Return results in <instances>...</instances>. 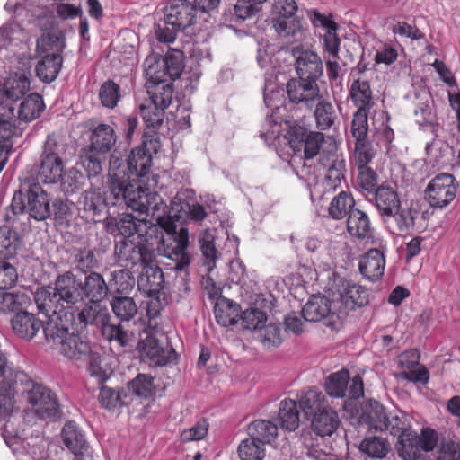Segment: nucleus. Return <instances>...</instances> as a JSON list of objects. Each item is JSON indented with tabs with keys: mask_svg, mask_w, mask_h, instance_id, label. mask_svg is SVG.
Returning a JSON list of instances; mask_svg holds the SVG:
<instances>
[{
	"mask_svg": "<svg viewBox=\"0 0 460 460\" xmlns=\"http://www.w3.org/2000/svg\"><path fill=\"white\" fill-rule=\"evenodd\" d=\"M369 111L357 110L351 121V134L356 141L367 139Z\"/></svg>",
	"mask_w": 460,
	"mask_h": 460,
	"instance_id": "680f3d73",
	"label": "nucleus"
},
{
	"mask_svg": "<svg viewBox=\"0 0 460 460\" xmlns=\"http://www.w3.org/2000/svg\"><path fill=\"white\" fill-rule=\"evenodd\" d=\"M214 314L219 325L224 327L234 325L235 317L238 315L237 305L229 299L219 296L214 307Z\"/></svg>",
	"mask_w": 460,
	"mask_h": 460,
	"instance_id": "a18cd8bd",
	"label": "nucleus"
},
{
	"mask_svg": "<svg viewBox=\"0 0 460 460\" xmlns=\"http://www.w3.org/2000/svg\"><path fill=\"white\" fill-rule=\"evenodd\" d=\"M115 254L119 262L125 267L134 266L138 262L141 264L151 262L154 257L153 252L146 245L137 244L130 239L117 242Z\"/></svg>",
	"mask_w": 460,
	"mask_h": 460,
	"instance_id": "a211bd4d",
	"label": "nucleus"
},
{
	"mask_svg": "<svg viewBox=\"0 0 460 460\" xmlns=\"http://www.w3.org/2000/svg\"><path fill=\"white\" fill-rule=\"evenodd\" d=\"M457 188L458 183L452 174L439 173L428 184L426 199L431 207L444 208L455 199Z\"/></svg>",
	"mask_w": 460,
	"mask_h": 460,
	"instance_id": "9d476101",
	"label": "nucleus"
},
{
	"mask_svg": "<svg viewBox=\"0 0 460 460\" xmlns=\"http://www.w3.org/2000/svg\"><path fill=\"white\" fill-rule=\"evenodd\" d=\"M14 390L10 381L0 382V418L9 417L13 409Z\"/></svg>",
	"mask_w": 460,
	"mask_h": 460,
	"instance_id": "052dcab7",
	"label": "nucleus"
},
{
	"mask_svg": "<svg viewBox=\"0 0 460 460\" xmlns=\"http://www.w3.org/2000/svg\"><path fill=\"white\" fill-rule=\"evenodd\" d=\"M340 424L338 413L331 407L319 408L314 413L311 427L316 435L321 437L333 434Z\"/></svg>",
	"mask_w": 460,
	"mask_h": 460,
	"instance_id": "c85d7f7f",
	"label": "nucleus"
},
{
	"mask_svg": "<svg viewBox=\"0 0 460 460\" xmlns=\"http://www.w3.org/2000/svg\"><path fill=\"white\" fill-rule=\"evenodd\" d=\"M347 230L351 237L365 240L373 236V228L367 212L356 208L346 220Z\"/></svg>",
	"mask_w": 460,
	"mask_h": 460,
	"instance_id": "2f4dec72",
	"label": "nucleus"
},
{
	"mask_svg": "<svg viewBox=\"0 0 460 460\" xmlns=\"http://www.w3.org/2000/svg\"><path fill=\"white\" fill-rule=\"evenodd\" d=\"M34 300L39 313L48 318L46 324L52 320H57L56 323L58 325H60L58 322L64 323L65 319L75 320V311L66 310L62 301L59 300L56 286L40 288L36 291Z\"/></svg>",
	"mask_w": 460,
	"mask_h": 460,
	"instance_id": "0eeeda50",
	"label": "nucleus"
},
{
	"mask_svg": "<svg viewBox=\"0 0 460 460\" xmlns=\"http://www.w3.org/2000/svg\"><path fill=\"white\" fill-rule=\"evenodd\" d=\"M125 175L127 173L122 169L109 172V190L116 201L121 199L129 208V199L135 196L134 199L139 201L145 187L141 185L140 180H126Z\"/></svg>",
	"mask_w": 460,
	"mask_h": 460,
	"instance_id": "ddd939ff",
	"label": "nucleus"
},
{
	"mask_svg": "<svg viewBox=\"0 0 460 460\" xmlns=\"http://www.w3.org/2000/svg\"><path fill=\"white\" fill-rule=\"evenodd\" d=\"M359 449L362 453L373 457L382 459L386 456L390 444L387 439L380 437L366 438L360 444Z\"/></svg>",
	"mask_w": 460,
	"mask_h": 460,
	"instance_id": "8fccbe9b",
	"label": "nucleus"
},
{
	"mask_svg": "<svg viewBox=\"0 0 460 460\" xmlns=\"http://www.w3.org/2000/svg\"><path fill=\"white\" fill-rule=\"evenodd\" d=\"M349 98L357 110L370 111L375 105L373 91L367 80H353L349 88Z\"/></svg>",
	"mask_w": 460,
	"mask_h": 460,
	"instance_id": "7c9ffc66",
	"label": "nucleus"
},
{
	"mask_svg": "<svg viewBox=\"0 0 460 460\" xmlns=\"http://www.w3.org/2000/svg\"><path fill=\"white\" fill-rule=\"evenodd\" d=\"M358 171L357 182L367 199V195L370 196L372 192L379 188V177L377 172L370 166L358 168Z\"/></svg>",
	"mask_w": 460,
	"mask_h": 460,
	"instance_id": "6e6d98bb",
	"label": "nucleus"
},
{
	"mask_svg": "<svg viewBox=\"0 0 460 460\" xmlns=\"http://www.w3.org/2000/svg\"><path fill=\"white\" fill-rule=\"evenodd\" d=\"M341 301L345 308L356 310L369 303L368 289L352 281H345L342 285Z\"/></svg>",
	"mask_w": 460,
	"mask_h": 460,
	"instance_id": "bb28decb",
	"label": "nucleus"
},
{
	"mask_svg": "<svg viewBox=\"0 0 460 460\" xmlns=\"http://www.w3.org/2000/svg\"><path fill=\"white\" fill-rule=\"evenodd\" d=\"M331 312V302L325 296H313L304 305L302 314L305 321L318 322Z\"/></svg>",
	"mask_w": 460,
	"mask_h": 460,
	"instance_id": "58836bf2",
	"label": "nucleus"
},
{
	"mask_svg": "<svg viewBox=\"0 0 460 460\" xmlns=\"http://www.w3.org/2000/svg\"><path fill=\"white\" fill-rule=\"evenodd\" d=\"M319 163L325 168L324 185L328 190H335L341 187V181H345L346 160L336 147L331 150H323L320 154Z\"/></svg>",
	"mask_w": 460,
	"mask_h": 460,
	"instance_id": "dca6fc26",
	"label": "nucleus"
},
{
	"mask_svg": "<svg viewBox=\"0 0 460 460\" xmlns=\"http://www.w3.org/2000/svg\"><path fill=\"white\" fill-rule=\"evenodd\" d=\"M385 263V254L378 249L373 248L360 257L359 271L365 279L376 281L383 277Z\"/></svg>",
	"mask_w": 460,
	"mask_h": 460,
	"instance_id": "393cba45",
	"label": "nucleus"
},
{
	"mask_svg": "<svg viewBox=\"0 0 460 460\" xmlns=\"http://www.w3.org/2000/svg\"><path fill=\"white\" fill-rule=\"evenodd\" d=\"M288 100L296 105L312 109L315 101L320 98V89L317 83L304 81L299 77L292 78L287 84Z\"/></svg>",
	"mask_w": 460,
	"mask_h": 460,
	"instance_id": "6ab92c4d",
	"label": "nucleus"
},
{
	"mask_svg": "<svg viewBox=\"0 0 460 460\" xmlns=\"http://www.w3.org/2000/svg\"><path fill=\"white\" fill-rule=\"evenodd\" d=\"M387 417L384 406L376 401L370 400L363 406L359 421L368 425L370 429L384 431L387 429Z\"/></svg>",
	"mask_w": 460,
	"mask_h": 460,
	"instance_id": "473e14b6",
	"label": "nucleus"
},
{
	"mask_svg": "<svg viewBox=\"0 0 460 460\" xmlns=\"http://www.w3.org/2000/svg\"><path fill=\"white\" fill-rule=\"evenodd\" d=\"M4 99L16 101L24 96L30 89L29 78L22 74L10 75L3 84Z\"/></svg>",
	"mask_w": 460,
	"mask_h": 460,
	"instance_id": "79ce46f5",
	"label": "nucleus"
},
{
	"mask_svg": "<svg viewBox=\"0 0 460 460\" xmlns=\"http://www.w3.org/2000/svg\"><path fill=\"white\" fill-rule=\"evenodd\" d=\"M170 237L173 240L174 245L167 251V258L170 261L165 265L175 271H187L190 264V255L187 252L189 245V231L181 227L179 232L172 234Z\"/></svg>",
	"mask_w": 460,
	"mask_h": 460,
	"instance_id": "aec40b11",
	"label": "nucleus"
},
{
	"mask_svg": "<svg viewBox=\"0 0 460 460\" xmlns=\"http://www.w3.org/2000/svg\"><path fill=\"white\" fill-rule=\"evenodd\" d=\"M112 313L120 320V322H129L135 318L138 312V307L134 298L116 295L110 302Z\"/></svg>",
	"mask_w": 460,
	"mask_h": 460,
	"instance_id": "a19ab883",
	"label": "nucleus"
},
{
	"mask_svg": "<svg viewBox=\"0 0 460 460\" xmlns=\"http://www.w3.org/2000/svg\"><path fill=\"white\" fill-rule=\"evenodd\" d=\"M46 324L37 319L31 313L21 311L15 314L12 319L13 332L21 338L31 340L40 329L44 330Z\"/></svg>",
	"mask_w": 460,
	"mask_h": 460,
	"instance_id": "cd10ccee",
	"label": "nucleus"
},
{
	"mask_svg": "<svg viewBox=\"0 0 460 460\" xmlns=\"http://www.w3.org/2000/svg\"><path fill=\"white\" fill-rule=\"evenodd\" d=\"M163 56L154 54L148 56L144 61V70L146 82L165 81L164 65Z\"/></svg>",
	"mask_w": 460,
	"mask_h": 460,
	"instance_id": "864d4df0",
	"label": "nucleus"
},
{
	"mask_svg": "<svg viewBox=\"0 0 460 460\" xmlns=\"http://www.w3.org/2000/svg\"><path fill=\"white\" fill-rule=\"evenodd\" d=\"M85 217L94 223L105 220L107 203L104 197L97 190H86L80 201Z\"/></svg>",
	"mask_w": 460,
	"mask_h": 460,
	"instance_id": "c756f323",
	"label": "nucleus"
},
{
	"mask_svg": "<svg viewBox=\"0 0 460 460\" xmlns=\"http://www.w3.org/2000/svg\"><path fill=\"white\" fill-rule=\"evenodd\" d=\"M308 18L314 28L324 30L323 35V51L328 53L330 58H338L341 39L337 34L338 23L333 20L332 14L325 15L316 9L308 11Z\"/></svg>",
	"mask_w": 460,
	"mask_h": 460,
	"instance_id": "f8f14e48",
	"label": "nucleus"
},
{
	"mask_svg": "<svg viewBox=\"0 0 460 460\" xmlns=\"http://www.w3.org/2000/svg\"><path fill=\"white\" fill-rule=\"evenodd\" d=\"M355 204L351 192L341 190L330 202L329 216L334 220L347 218L351 211L356 209Z\"/></svg>",
	"mask_w": 460,
	"mask_h": 460,
	"instance_id": "4c0bfd02",
	"label": "nucleus"
},
{
	"mask_svg": "<svg viewBox=\"0 0 460 460\" xmlns=\"http://www.w3.org/2000/svg\"><path fill=\"white\" fill-rule=\"evenodd\" d=\"M197 15V6L188 0H171L164 9L165 23L182 31L196 22Z\"/></svg>",
	"mask_w": 460,
	"mask_h": 460,
	"instance_id": "4468645a",
	"label": "nucleus"
},
{
	"mask_svg": "<svg viewBox=\"0 0 460 460\" xmlns=\"http://www.w3.org/2000/svg\"><path fill=\"white\" fill-rule=\"evenodd\" d=\"M116 142L117 136L113 128L108 124L101 123L92 130L88 147L107 155Z\"/></svg>",
	"mask_w": 460,
	"mask_h": 460,
	"instance_id": "72a5a7b5",
	"label": "nucleus"
},
{
	"mask_svg": "<svg viewBox=\"0 0 460 460\" xmlns=\"http://www.w3.org/2000/svg\"><path fill=\"white\" fill-rule=\"evenodd\" d=\"M325 396L316 388H309L303 393L299 399V406L306 414L311 415L314 411H318L319 408L327 407L323 405Z\"/></svg>",
	"mask_w": 460,
	"mask_h": 460,
	"instance_id": "603ef678",
	"label": "nucleus"
},
{
	"mask_svg": "<svg viewBox=\"0 0 460 460\" xmlns=\"http://www.w3.org/2000/svg\"><path fill=\"white\" fill-rule=\"evenodd\" d=\"M62 438L64 444L75 454V460H81L79 456L84 454L87 445L84 435L74 421L65 424L62 429Z\"/></svg>",
	"mask_w": 460,
	"mask_h": 460,
	"instance_id": "e433bc0d",
	"label": "nucleus"
},
{
	"mask_svg": "<svg viewBox=\"0 0 460 460\" xmlns=\"http://www.w3.org/2000/svg\"><path fill=\"white\" fill-rule=\"evenodd\" d=\"M117 163L118 161L111 163L109 172L122 169L127 173L125 175L126 180H140L150 172L152 155L146 146H140L131 150L126 164L119 162L117 164Z\"/></svg>",
	"mask_w": 460,
	"mask_h": 460,
	"instance_id": "9b49d317",
	"label": "nucleus"
},
{
	"mask_svg": "<svg viewBox=\"0 0 460 460\" xmlns=\"http://www.w3.org/2000/svg\"><path fill=\"white\" fill-rule=\"evenodd\" d=\"M298 10L295 0H274L271 13L276 32L281 36H296L302 31V22L296 13Z\"/></svg>",
	"mask_w": 460,
	"mask_h": 460,
	"instance_id": "6e6552de",
	"label": "nucleus"
},
{
	"mask_svg": "<svg viewBox=\"0 0 460 460\" xmlns=\"http://www.w3.org/2000/svg\"><path fill=\"white\" fill-rule=\"evenodd\" d=\"M438 440V434L431 428L422 429L420 436L411 429L398 438L396 444L398 456L403 460L417 459L423 456L422 452L432 451L436 447Z\"/></svg>",
	"mask_w": 460,
	"mask_h": 460,
	"instance_id": "423d86ee",
	"label": "nucleus"
},
{
	"mask_svg": "<svg viewBox=\"0 0 460 460\" xmlns=\"http://www.w3.org/2000/svg\"><path fill=\"white\" fill-rule=\"evenodd\" d=\"M74 323L76 331L85 328L88 324L95 325L101 330L111 320L108 309L102 306L98 302H90L78 311Z\"/></svg>",
	"mask_w": 460,
	"mask_h": 460,
	"instance_id": "5701e85b",
	"label": "nucleus"
},
{
	"mask_svg": "<svg viewBox=\"0 0 460 460\" xmlns=\"http://www.w3.org/2000/svg\"><path fill=\"white\" fill-rule=\"evenodd\" d=\"M120 98V86L113 80H107L101 85L99 99L103 107L114 109Z\"/></svg>",
	"mask_w": 460,
	"mask_h": 460,
	"instance_id": "5fc2aeb1",
	"label": "nucleus"
},
{
	"mask_svg": "<svg viewBox=\"0 0 460 460\" xmlns=\"http://www.w3.org/2000/svg\"><path fill=\"white\" fill-rule=\"evenodd\" d=\"M142 351L152 363L158 366H165L172 362L177 357L174 349L171 345L162 346L159 341L152 336H148L143 341Z\"/></svg>",
	"mask_w": 460,
	"mask_h": 460,
	"instance_id": "a878e982",
	"label": "nucleus"
},
{
	"mask_svg": "<svg viewBox=\"0 0 460 460\" xmlns=\"http://www.w3.org/2000/svg\"><path fill=\"white\" fill-rule=\"evenodd\" d=\"M59 146L54 139L45 142L40 156L37 180L46 184L57 183L64 172V161L58 152Z\"/></svg>",
	"mask_w": 460,
	"mask_h": 460,
	"instance_id": "1a4fd4ad",
	"label": "nucleus"
},
{
	"mask_svg": "<svg viewBox=\"0 0 460 460\" xmlns=\"http://www.w3.org/2000/svg\"><path fill=\"white\" fill-rule=\"evenodd\" d=\"M20 241L16 232L9 226L0 227V260H9L17 253Z\"/></svg>",
	"mask_w": 460,
	"mask_h": 460,
	"instance_id": "de8ad7c7",
	"label": "nucleus"
},
{
	"mask_svg": "<svg viewBox=\"0 0 460 460\" xmlns=\"http://www.w3.org/2000/svg\"><path fill=\"white\" fill-rule=\"evenodd\" d=\"M84 291V299H89V302L102 301L109 291L108 286L103 277L97 272H91L82 281Z\"/></svg>",
	"mask_w": 460,
	"mask_h": 460,
	"instance_id": "c9c22d12",
	"label": "nucleus"
},
{
	"mask_svg": "<svg viewBox=\"0 0 460 460\" xmlns=\"http://www.w3.org/2000/svg\"><path fill=\"white\" fill-rule=\"evenodd\" d=\"M145 87L150 98L148 104L140 105V112L146 128L144 137L150 140L157 137V129L162 125L164 111L170 106L173 96V85L166 81L146 82Z\"/></svg>",
	"mask_w": 460,
	"mask_h": 460,
	"instance_id": "f03ea898",
	"label": "nucleus"
},
{
	"mask_svg": "<svg viewBox=\"0 0 460 460\" xmlns=\"http://www.w3.org/2000/svg\"><path fill=\"white\" fill-rule=\"evenodd\" d=\"M106 231L114 235H121L123 239H129L135 234L138 237L143 236L146 232V222L136 218L131 214H122L118 217H105Z\"/></svg>",
	"mask_w": 460,
	"mask_h": 460,
	"instance_id": "f3484780",
	"label": "nucleus"
},
{
	"mask_svg": "<svg viewBox=\"0 0 460 460\" xmlns=\"http://www.w3.org/2000/svg\"><path fill=\"white\" fill-rule=\"evenodd\" d=\"M102 334L106 340L116 341L120 347L126 346L128 342V332L120 323H111V320L102 328Z\"/></svg>",
	"mask_w": 460,
	"mask_h": 460,
	"instance_id": "338daca9",
	"label": "nucleus"
},
{
	"mask_svg": "<svg viewBox=\"0 0 460 460\" xmlns=\"http://www.w3.org/2000/svg\"><path fill=\"white\" fill-rule=\"evenodd\" d=\"M50 199L46 190L39 182L28 181L22 185V190L15 192L11 208L14 214L27 212L30 217L40 221L50 216Z\"/></svg>",
	"mask_w": 460,
	"mask_h": 460,
	"instance_id": "39448f33",
	"label": "nucleus"
},
{
	"mask_svg": "<svg viewBox=\"0 0 460 460\" xmlns=\"http://www.w3.org/2000/svg\"><path fill=\"white\" fill-rule=\"evenodd\" d=\"M366 199L376 208L384 223L387 224L394 219L401 232L408 231L413 226L411 211L402 208L396 188L387 182L380 184L370 196L367 195Z\"/></svg>",
	"mask_w": 460,
	"mask_h": 460,
	"instance_id": "f257e3e1",
	"label": "nucleus"
},
{
	"mask_svg": "<svg viewBox=\"0 0 460 460\" xmlns=\"http://www.w3.org/2000/svg\"><path fill=\"white\" fill-rule=\"evenodd\" d=\"M316 126L321 130L329 129L334 123L336 112L333 105L327 100L318 99L314 110Z\"/></svg>",
	"mask_w": 460,
	"mask_h": 460,
	"instance_id": "09e8293b",
	"label": "nucleus"
},
{
	"mask_svg": "<svg viewBox=\"0 0 460 460\" xmlns=\"http://www.w3.org/2000/svg\"><path fill=\"white\" fill-rule=\"evenodd\" d=\"M55 285L59 295V300L62 301L66 310L74 311V307L78 310L77 305L84 302L82 279L72 272L66 271L58 275Z\"/></svg>",
	"mask_w": 460,
	"mask_h": 460,
	"instance_id": "2eb2a0df",
	"label": "nucleus"
},
{
	"mask_svg": "<svg viewBox=\"0 0 460 460\" xmlns=\"http://www.w3.org/2000/svg\"><path fill=\"white\" fill-rule=\"evenodd\" d=\"M324 140V136L321 132L306 133L303 128H294L290 131L289 144L294 151H300L304 148L305 158L311 159L316 155H320V147Z\"/></svg>",
	"mask_w": 460,
	"mask_h": 460,
	"instance_id": "412c9836",
	"label": "nucleus"
},
{
	"mask_svg": "<svg viewBox=\"0 0 460 460\" xmlns=\"http://www.w3.org/2000/svg\"><path fill=\"white\" fill-rule=\"evenodd\" d=\"M375 156V151L368 139L355 141L353 159L357 168L367 167Z\"/></svg>",
	"mask_w": 460,
	"mask_h": 460,
	"instance_id": "bf43d9fd",
	"label": "nucleus"
},
{
	"mask_svg": "<svg viewBox=\"0 0 460 460\" xmlns=\"http://www.w3.org/2000/svg\"><path fill=\"white\" fill-rule=\"evenodd\" d=\"M11 375L13 383L22 386L23 392L27 394L28 402L40 419L51 420L60 416V404L55 393L42 384L35 382L23 371L16 370Z\"/></svg>",
	"mask_w": 460,
	"mask_h": 460,
	"instance_id": "7ed1b4c3",
	"label": "nucleus"
},
{
	"mask_svg": "<svg viewBox=\"0 0 460 460\" xmlns=\"http://www.w3.org/2000/svg\"><path fill=\"white\" fill-rule=\"evenodd\" d=\"M296 70L300 79L317 83L323 74L322 59L313 51H303L296 60Z\"/></svg>",
	"mask_w": 460,
	"mask_h": 460,
	"instance_id": "b1692460",
	"label": "nucleus"
},
{
	"mask_svg": "<svg viewBox=\"0 0 460 460\" xmlns=\"http://www.w3.org/2000/svg\"><path fill=\"white\" fill-rule=\"evenodd\" d=\"M349 380V371L346 369L332 373L325 382L326 393L336 398H343L348 390Z\"/></svg>",
	"mask_w": 460,
	"mask_h": 460,
	"instance_id": "49530a36",
	"label": "nucleus"
},
{
	"mask_svg": "<svg viewBox=\"0 0 460 460\" xmlns=\"http://www.w3.org/2000/svg\"><path fill=\"white\" fill-rule=\"evenodd\" d=\"M279 420L282 429L293 431L299 426V411L295 400L286 398L279 403Z\"/></svg>",
	"mask_w": 460,
	"mask_h": 460,
	"instance_id": "37998d69",
	"label": "nucleus"
},
{
	"mask_svg": "<svg viewBox=\"0 0 460 460\" xmlns=\"http://www.w3.org/2000/svg\"><path fill=\"white\" fill-rule=\"evenodd\" d=\"M57 320H52L44 327V334L49 341L59 349L60 353L71 359H81L91 351L89 341L74 332L75 320H64L58 325Z\"/></svg>",
	"mask_w": 460,
	"mask_h": 460,
	"instance_id": "20e7f679",
	"label": "nucleus"
},
{
	"mask_svg": "<svg viewBox=\"0 0 460 460\" xmlns=\"http://www.w3.org/2000/svg\"><path fill=\"white\" fill-rule=\"evenodd\" d=\"M45 110V103L40 94L33 93L29 94L20 104L18 118L24 122L38 119Z\"/></svg>",
	"mask_w": 460,
	"mask_h": 460,
	"instance_id": "ea45409f",
	"label": "nucleus"
},
{
	"mask_svg": "<svg viewBox=\"0 0 460 460\" xmlns=\"http://www.w3.org/2000/svg\"><path fill=\"white\" fill-rule=\"evenodd\" d=\"M106 161V154L88 147L81 155L83 167L88 173V177L99 175L102 171V164Z\"/></svg>",
	"mask_w": 460,
	"mask_h": 460,
	"instance_id": "3c124183",
	"label": "nucleus"
},
{
	"mask_svg": "<svg viewBox=\"0 0 460 460\" xmlns=\"http://www.w3.org/2000/svg\"><path fill=\"white\" fill-rule=\"evenodd\" d=\"M27 297L23 294H14L0 291V313H9L19 310Z\"/></svg>",
	"mask_w": 460,
	"mask_h": 460,
	"instance_id": "774afa93",
	"label": "nucleus"
},
{
	"mask_svg": "<svg viewBox=\"0 0 460 460\" xmlns=\"http://www.w3.org/2000/svg\"><path fill=\"white\" fill-rule=\"evenodd\" d=\"M182 52L180 50L172 49L163 57V63L164 65V75L172 80L179 78L183 70Z\"/></svg>",
	"mask_w": 460,
	"mask_h": 460,
	"instance_id": "4d7b16f0",
	"label": "nucleus"
},
{
	"mask_svg": "<svg viewBox=\"0 0 460 460\" xmlns=\"http://www.w3.org/2000/svg\"><path fill=\"white\" fill-rule=\"evenodd\" d=\"M264 445L252 438L243 440L238 447L241 460H262L265 456Z\"/></svg>",
	"mask_w": 460,
	"mask_h": 460,
	"instance_id": "13d9d810",
	"label": "nucleus"
},
{
	"mask_svg": "<svg viewBox=\"0 0 460 460\" xmlns=\"http://www.w3.org/2000/svg\"><path fill=\"white\" fill-rule=\"evenodd\" d=\"M164 284V277L162 269L151 262L143 264L141 273L137 279V287L147 296L161 294Z\"/></svg>",
	"mask_w": 460,
	"mask_h": 460,
	"instance_id": "4be33fe9",
	"label": "nucleus"
},
{
	"mask_svg": "<svg viewBox=\"0 0 460 460\" xmlns=\"http://www.w3.org/2000/svg\"><path fill=\"white\" fill-rule=\"evenodd\" d=\"M193 190H185L178 191L172 201V212L174 213L178 222L186 220V216L190 210L191 202L188 200Z\"/></svg>",
	"mask_w": 460,
	"mask_h": 460,
	"instance_id": "69168bd1",
	"label": "nucleus"
},
{
	"mask_svg": "<svg viewBox=\"0 0 460 460\" xmlns=\"http://www.w3.org/2000/svg\"><path fill=\"white\" fill-rule=\"evenodd\" d=\"M62 63L60 53L46 54L37 63L36 75L40 81L49 84L58 77Z\"/></svg>",
	"mask_w": 460,
	"mask_h": 460,
	"instance_id": "f704fd0d",
	"label": "nucleus"
},
{
	"mask_svg": "<svg viewBox=\"0 0 460 460\" xmlns=\"http://www.w3.org/2000/svg\"><path fill=\"white\" fill-rule=\"evenodd\" d=\"M60 181L62 191L68 195L74 194L83 188L84 177L78 170L72 168L66 172H63Z\"/></svg>",
	"mask_w": 460,
	"mask_h": 460,
	"instance_id": "0e129e2a",
	"label": "nucleus"
},
{
	"mask_svg": "<svg viewBox=\"0 0 460 460\" xmlns=\"http://www.w3.org/2000/svg\"><path fill=\"white\" fill-rule=\"evenodd\" d=\"M248 434L252 439H257L258 442L265 445L276 438L278 427L270 420H256L249 425Z\"/></svg>",
	"mask_w": 460,
	"mask_h": 460,
	"instance_id": "c03bdc74",
	"label": "nucleus"
},
{
	"mask_svg": "<svg viewBox=\"0 0 460 460\" xmlns=\"http://www.w3.org/2000/svg\"><path fill=\"white\" fill-rule=\"evenodd\" d=\"M128 387L138 397L148 398L154 392V377L150 375L138 374L128 384Z\"/></svg>",
	"mask_w": 460,
	"mask_h": 460,
	"instance_id": "e2e57ef3",
	"label": "nucleus"
}]
</instances>
